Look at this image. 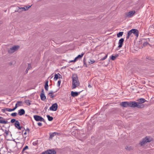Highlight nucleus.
Instances as JSON below:
<instances>
[{"label": "nucleus", "mask_w": 154, "mask_h": 154, "mask_svg": "<svg viewBox=\"0 0 154 154\" xmlns=\"http://www.w3.org/2000/svg\"><path fill=\"white\" fill-rule=\"evenodd\" d=\"M80 82H79L77 75L76 74L72 75V81L71 88L72 89L75 88L79 86Z\"/></svg>", "instance_id": "f257e3e1"}, {"label": "nucleus", "mask_w": 154, "mask_h": 154, "mask_svg": "<svg viewBox=\"0 0 154 154\" xmlns=\"http://www.w3.org/2000/svg\"><path fill=\"white\" fill-rule=\"evenodd\" d=\"M56 151L53 149H49L43 152L41 154H55Z\"/></svg>", "instance_id": "39448f33"}, {"label": "nucleus", "mask_w": 154, "mask_h": 154, "mask_svg": "<svg viewBox=\"0 0 154 154\" xmlns=\"http://www.w3.org/2000/svg\"><path fill=\"white\" fill-rule=\"evenodd\" d=\"M31 6L32 5L30 6L28 5L26 6L25 7L26 8V10H27L28 9H29L31 7Z\"/></svg>", "instance_id": "ea45409f"}, {"label": "nucleus", "mask_w": 154, "mask_h": 154, "mask_svg": "<svg viewBox=\"0 0 154 154\" xmlns=\"http://www.w3.org/2000/svg\"><path fill=\"white\" fill-rule=\"evenodd\" d=\"M41 92H41V94H44V89H42Z\"/></svg>", "instance_id": "864d4df0"}, {"label": "nucleus", "mask_w": 154, "mask_h": 154, "mask_svg": "<svg viewBox=\"0 0 154 154\" xmlns=\"http://www.w3.org/2000/svg\"><path fill=\"white\" fill-rule=\"evenodd\" d=\"M47 117L49 121H51L53 119V118L52 116H51L49 115H47Z\"/></svg>", "instance_id": "a878e982"}, {"label": "nucleus", "mask_w": 154, "mask_h": 154, "mask_svg": "<svg viewBox=\"0 0 154 154\" xmlns=\"http://www.w3.org/2000/svg\"><path fill=\"white\" fill-rule=\"evenodd\" d=\"M116 58L115 57V56H113V55L111 56V59L112 60H115Z\"/></svg>", "instance_id": "72a5a7b5"}, {"label": "nucleus", "mask_w": 154, "mask_h": 154, "mask_svg": "<svg viewBox=\"0 0 154 154\" xmlns=\"http://www.w3.org/2000/svg\"><path fill=\"white\" fill-rule=\"evenodd\" d=\"M24 129L25 130V129L24 128Z\"/></svg>", "instance_id": "0e129e2a"}, {"label": "nucleus", "mask_w": 154, "mask_h": 154, "mask_svg": "<svg viewBox=\"0 0 154 154\" xmlns=\"http://www.w3.org/2000/svg\"><path fill=\"white\" fill-rule=\"evenodd\" d=\"M81 91H81L78 92H77L72 91H71V95L72 97H75L78 96Z\"/></svg>", "instance_id": "f8f14e48"}, {"label": "nucleus", "mask_w": 154, "mask_h": 154, "mask_svg": "<svg viewBox=\"0 0 154 154\" xmlns=\"http://www.w3.org/2000/svg\"><path fill=\"white\" fill-rule=\"evenodd\" d=\"M25 116H28L26 114V115H25Z\"/></svg>", "instance_id": "e2e57ef3"}, {"label": "nucleus", "mask_w": 154, "mask_h": 154, "mask_svg": "<svg viewBox=\"0 0 154 154\" xmlns=\"http://www.w3.org/2000/svg\"><path fill=\"white\" fill-rule=\"evenodd\" d=\"M84 65L85 67H87V65L85 62V59L84 58L83 60Z\"/></svg>", "instance_id": "f704fd0d"}, {"label": "nucleus", "mask_w": 154, "mask_h": 154, "mask_svg": "<svg viewBox=\"0 0 154 154\" xmlns=\"http://www.w3.org/2000/svg\"><path fill=\"white\" fill-rule=\"evenodd\" d=\"M48 80H46L45 82V90L47 91L48 90Z\"/></svg>", "instance_id": "6ab92c4d"}, {"label": "nucleus", "mask_w": 154, "mask_h": 154, "mask_svg": "<svg viewBox=\"0 0 154 154\" xmlns=\"http://www.w3.org/2000/svg\"><path fill=\"white\" fill-rule=\"evenodd\" d=\"M84 55V53H82L81 54L79 55L77 57H75V61H76L78 59L81 58Z\"/></svg>", "instance_id": "a211bd4d"}, {"label": "nucleus", "mask_w": 154, "mask_h": 154, "mask_svg": "<svg viewBox=\"0 0 154 154\" xmlns=\"http://www.w3.org/2000/svg\"><path fill=\"white\" fill-rule=\"evenodd\" d=\"M26 134H27V133H26V131L25 132H24V135H26Z\"/></svg>", "instance_id": "052dcab7"}, {"label": "nucleus", "mask_w": 154, "mask_h": 154, "mask_svg": "<svg viewBox=\"0 0 154 154\" xmlns=\"http://www.w3.org/2000/svg\"><path fill=\"white\" fill-rule=\"evenodd\" d=\"M130 36V35H128V34H127V35L126 36V39H127L129 38V37Z\"/></svg>", "instance_id": "603ef678"}, {"label": "nucleus", "mask_w": 154, "mask_h": 154, "mask_svg": "<svg viewBox=\"0 0 154 154\" xmlns=\"http://www.w3.org/2000/svg\"><path fill=\"white\" fill-rule=\"evenodd\" d=\"M58 133L56 132H54L52 134H50V137L49 138L52 139L53 137H54V136L56 135Z\"/></svg>", "instance_id": "5701e85b"}, {"label": "nucleus", "mask_w": 154, "mask_h": 154, "mask_svg": "<svg viewBox=\"0 0 154 154\" xmlns=\"http://www.w3.org/2000/svg\"><path fill=\"white\" fill-rule=\"evenodd\" d=\"M132 33H133L134 35L136 36L137 37L139 35V31L138 30L135 29H132Z\"/></svg>", "instance_id": "9b49d317"}, {"label": "nucleus", "mask_w": 154, "mask_h": 154, "mask_svg": "<svg viewBox=\"0 0 154 154\" xmlns=\"http://www.w3.org/2000/svg\"><path fill=\"white\" fill-rule=\"evenodd\" d=\"M146 59H148V60H150L151 59V58L150 57H146Z\"/></svg>", "instance_id": "bf43d9fd"}, {"label": "nucleus", "mask_w": 154, "mask_h": 154, "mask_svg": "<svg viewBox=\"0 0 154 154\" xmlns=\"http://www.w3.org/2000/svg\"><path fill=\"white\" fill-rule=\"evenodd\" d=\"M28 149V146H26L23 148L22 151V153H23L24 151Z\"/></svg>", "instance_id": "7c9ffc66"}, {"label": "nucleus", "mask_w": 154, "mask_h": 154, "mask_svg": "<svg viewBox=\"0 0 154 154\" xmlns=\"http://www.w3.org/2000/svg\"><path fill=\"white\" fill-rule=\"evenodd\" d=\"M132 34V29L129 31L128 32V35H130V36Z\"/></svg>", "instance_id": "e433bc0d"}, {"label": "nucleus", "mask_w": 154, "mask_h": 154, "mask_svg": "<svg viewBox=\"0 0 154 154\" xmlns=\"http://www.w3.org/2000/svg\"><path fill=\"white\" fill-rule=\"evenodd\" d=\"M48 109V107L46 106H45V108H44V109L46 111L47 110V109Z\"/></svg>", "instance_id": "6e6d98bb"}, {"label": "nucleus", "mask_w": 154, "mask_h": 154, "mask_svg": "<svg viewBox=\"0 0 154 154\" xmlns=\"http://www.w3.org/2000/svg\"><path fill=\"white\" fill-rule=\"evenodd\" d=\"M61 80H59L58 81V82H57V85L59 87L60 86V83H61Z\"/></svg>", "instance_id": "79ce46f5"}, {"label": "nucleus", "mask_w": 154, "mask_h": 154, "mask_svg": "<svg viewBox=\"0 0 154 154\" xmlns=\"http://www.w3.org/2000/svg\"><path fill=\"white\" fill-rule=\"evenodd\" d=\"M130 102H123L120 103V105L124 107H129Z\"/></svg>", "instance_id": "6e6552de"}, {"label": "nucleus", "mask_w": 154, "mask_h": 154, "mask_svg": "<svg viewBox=\"0 0 154 154\" xmlns=\"http://www.w3.org/2000/svg\"><path fill=\"white\" fill-rule=\"evenodd\" d=\"M17 113L16 112H14L11 114V116L13 117H15L17 116Z\"/></svg>", "instance_id": "473e14b6"}, {"label": "nucleus", "mask_w": 154, "mask_h": 154, "mask_svg": "<svg viewBox=\"0 0 154 154\" xmlns=\"http://www.w3.org/2000/svg\"><path fill=\"white\" fill-rule=\"evenodd\" d=\"M15 126L16 128L19 130H20L21 128H23L22 126L21 127L20 126V123L18 120L15 123Z\"/></svg>", "instance_id": "9d476101"}, {"label": "nucleus", "mask_w": 154, "mask_h": 154, "mask_svg": "<svg viewBox=\"0 0 154 154\" xmlns=\"http://www.w3.org/2000/svg\"><path fill=\"white\" fill-rule=\"evenodd\" d=\"M58 74H59V78H62V76L59 73H58Z\"/></svg>", "instance_id": "3c124183"}, {"label": "nucleus", "mask_w": 154, "mask_h": 154, "mask_svg": "<svg viewBox=\"0 0 154 154\" xmlns=\"http://www.w3.org/2000/svg\"><path fill=\"white\" fill-rule=\"evenodd\" d=\"M40 97L42 100H44L46 99V97L44 94H40Z\"/></svg>", "instance_id": "412c9836"}, {"label": "nucleus", "mask_w": 154, "mask_h": 154, "mask_svg": "<svg viewBox=\"0 0 154 154\" xmlns=\"http://www.w3.org/2000/svg\"><path fill=\"white\" fill-rule=\"evenodd\" d=\"M145 140L146 141V143L149 142H151L152 140V138L150 137H146L145 138H144Z\"/></svg>", "instance_id": "f3484780"}, {"label": "nucleus", "mask_w": 154, "mask_h": 154, "mask_svg": "<svg viewBox=\"0 0 154 154\" xmlns=\"http://www.w3.org/2000/svg\"><path fill=\"white\" fill-rule=\"evenodd\" d=\"M6 111H9V112L12 111V109L9 108H6Z\"/></svg>", "instance_id": "58836bf2"}, {"label": "nucleus", "mask_w": 154, "mask_h": 154, "mask_svg": "<svg viewBox=\"0 0 154 154\" xmlns=\"http://www.w3.org/2000/svg\"><path fill=\"white\" fill-rule=\"evenodd\" d=\"M136 12L134 10L132 11L125 13L126 17L128 18H130L132 17L135 14Z\"/></svg>", "instance_id": "423d86ee"}, {"label": "nucleus", "mask_w": 154, "mask_h": 154, "mask_svg": "<svg viewBox=\"0 0 154 154\" xmlns=\"http://www.w3.org/2000/svg\"><path fill=\"white\" fill-rule=\"evenodd\" d=\"M22 11L23 10L21 11L20 9H18L17 10L15 11V12H18L19 13Z\"/></svg>", "instance_id": "37998d69"}, {"label": "nucleus", "mask_w": 154, "mask_h": 154, "mask_svg": "<svg viewBox=\"0 0 154 154\" xmlns=\"http://www.w3.org/2000/svg\"><path fill=\"white\" fill-rule=\"evenodd\" d=\"M145 40V39H143L142 40V41L143 40ZM143 45L144 46H146L148 44H149H149L147 42H145V41H143Z\"/></svg>", "instance_id": "2f4dec72"}, {"label": "nucleus", "mask_w": 154, "mask_h": 154, "mask_svg": "<svg viewBox=\"0 0 154 154\" xmlns=\"http://www.w3.org/2000/svg\"><path fill=\"white\" fill-rule=\"evenodd\" d=\"M137 101L139 102V103H140L142 104H143V103H145L146 101V100L143 98H141L138 99L137 100Z\"/></svg>", "instance_id": "dca6fc26"}, {"label": "nucleus", "mask_w": 154, "mask_h": 154, "mask_svg": "<svg viewBox=\"0 0 154 154\" xmlns=\"http://www.w3.org/2000/svg\"><path fill=\"white\" fill-rule=\"evenodd\" d=\"M22 8V7H19V9H20V10H21V9H22V8Z\"/></svg>", "instance_id": "680f3d73"}, {"label": "nucleus", "mask_w": 154, "mask_h": 154, "mask_svg": "<svg viewBox=\"0 0 154 154\" xmlns=\"http://www.w3.org/2000/svg\"><path fill=\"white\" fill-rule=\"evenodd\" d=\"M5 133L6 134V135L7 136L8 134V132L7 131L5 130Z\"/></svg>", "instance_id": "09e8293b"}, {"label": "nucleus", "mask_w": 154, "mask_h": 154, "mask_svg": "<svg viewBox=\"0 0 154 154\" xmlns=\"http://www.w3.org/2000/svg\"><path fill=\"white\" fill-rule=\"evenodd\" d=\"M31 64H28V67L25 71L26 74L28 73V71L30 69V68H31Z\"/></svg>", "instance_id": "c85d7f7f"}, {"label": "nucleus", "mask_w": 154, "mask_h": 154, "mask_svg": "<svg viewBox=\"0 0 154 154\" xmlns=\"http://www.w3.org/2000/svg\"><path fill=\"white\" fill-rule=\"evenodd\" d=\"M58 106L57 103H55L50 107L49 109L51 111H56L57 109Z\"/></svg>", "instance_id": "0eeeda50"}, {"label": "nucleus", "mask_w": 154, "mask_h": 154, "mask_svg": "<svg viewBox=\"0 0 154 154\" xmlns=\"http://www.w3.org/2000/svg\"><path fill=\"white\" fill-rule=\"evenodd\" d=\"M5 120L6 119L0 116V123L4 124H7L8 122Z\"/></svg>", "instance_id": "ddd939ff"}, {"label": "nucleus", "mask_w": 154, "mask_h": 154, "mask_svg": "<svg viewBox=\"0 0 154 154\" xmlns=\"http://www.w3.org/2000/svg\"><path fill=\"white\" fill-rule=\"evenodd\" d=\"M21 8H22V10H23V11H26V8H25L24 7Z\"/></svg>", "instance_id": "de8ad7c7"}, {"label": "nucleus", "mask_w": 154, "mask_h": 154, "mask_svg": "<svg viewBox=\"0 0 154 154\" xmlns=\"http://www.w3.org/2000/svg\"><path fill=\"white\" fill-rule=\"evenodd\" d=\"M124 40L123 38H121L119 41L118 42L119 46L118 48H120L122 47Z\"/></svg>", "instance_id": "1a4fd4ad"}, {"label": "nucleus", "mask_w": 154, "mask_h": 154, "mask_svg": "<svg viewBox=\"0 0 154 154\" xmlns=\"http://www.w3.org/2000/svg\"><path fill=\"white\" fill-rule=\"evenodd\" d=\"M26 131H28V132H29V129L28 128H27L25 130Z\"/></svg>", "instance_id": "8fccbe9b"}, {"label": "nucleus", "mask_w": 154, "mask_h": 154, "mask_svg": "<svg viewBox=\"0 0 154 154\" xmlns=\"http://www.w3.org/2000/svg\"><path fill=\"white\" fill-rule=\"evenodd\" d=\"M33 117L35 120L36 121L43 122L45 123V121L44 119L40 116L35 115Z\"/></svg>", "instance_id": "20e7f679"}, {"label": "nucleus", "mask_w": 154, "mask_h": 154, "mask_svg": "<svg viewBox=\"0 0 154 154\" xmlns=\"http://www.w3.org/2000/svg\"><path fill=\"white\" fill-rule=\"evenodd\" d=\"M23 102L22 101H18L16 103V104L15 105L16 106H17V107H18L20 106H21L22 105Z\"/></svg>", "instance_id": "aec40b11"}, {"label": "nucleus", "mask_w": 154, "mask_h": 154, "mask_svg": "<svg viewBox=\"0 0 154 154\" xmlns=\"http://www.w3.org/2000/svg\"><path fill=\"white\" fill-rule=\"evenodd\" d=\"M76 61H75V59H74V60H71V61H70L69 62H75Z\"/></svg>", "instance_id": "5fc2aeb1"}, {"label": "nucleus", "mask_w": 154, "mask_h": 154, "mask_svg": "<svg viewBox=\"0 0 154 154\" xmlns=\"http://www.w3.org/2000/svg\"><path fill=\"white\" fill-rule=\"evenodd\" d=\"M6 108H5L4 109H2V111L3 112H5V111H6Z\"/></svg>", "instance_id": "a18cd8bd"}, {"label": "nucleus", "mask_w": 154, "mask_h": 154, "mask_svg": "<svg viewBox=\"0 0 154 154\" xmlns=\"http://www.w3.org/2000/svg\"><path fill=\"white\" fill-rule=\"evenodd\" d=\"M101 54L105 55V56L103 57L102 58L100 59V60L103 61L105 60L106 58L107 57L108 55L107 54H105L104 53H102Z\"/></svg>", "instance_id": "b1692460"}, {"label": "nucleus", "mask_w": 154, "mask_h": 154, "mask_svg": "<svg viewBox=\"0 0 154 154\" xmlns=\"http://www.w3.org/2000/svg\"><path fill=\"white\" fill-rule=\"evenodd\" d=\"M59 74H56L54 75V79L55 81H56L58 78H59Z\"/></svg>", "instance_id": "c756f323"}, {"label": "nucleus", "mask_w": 154, "mask_h": 154, "mask_svg": "<svg viewBox=\"0 0 154 154\" xmlns=\"http://www.w3.org/2000/svg\"><path fill=\"white\" fill-rule=\"evenodd\" d=\"M144 107L143 104L135 101H130L129 107L135 108L136 107L138 108L141 109Z\"/></svg>", "instance_id": "f03ea898"}, {"label": "nucleus", "mask_w": 154, "mask_h": 154, "mask_svg": "<svg viewBox=\"0 0 154 154\" xmlns=\"http://www.w3.org/2000/svg\"><path fill=\"white\" fill-rule=\"evenodd\" d=\"M17 106H16V105L12 109V111H14L17 108Z\"/></svg>", "instance_id": "c03bdc74"}, {"label": "nucleus", "mask_w": 154, "mask_h": 154, "mask_svg": "<svg viewBox=\"0 0 154 154\" xmlns=\"http://www.w3.org/2000/svg\"><path fill=\"white\" fill-rule=\"evenodd\" d=\"M25 113V111L23 109H20L18 111V114L20 116L24 115Z\"/></svg>", "instance_id": "4468645a"}, {"label": "nucleus", "mask_w": 154, "mask_h": 154, "mask_svg": "<svg viewBox=\"0 0 154 154\" xmlns=\"http://www.w3.org/2000/svg\"><path fill=\"white\" fill-rule=\"evenodd\" d=\"M88 87H89V88H91V87H92V86H91V85L89 84V85H88Z\"/></svg>", "instance_id": "13d9d810"}, {"label": "nucleus", "mask_w": 154, "mask_h": 154, "mask_svg": "<svg viewBox=\"0 0 154 154\" xmlns=\"http://www.w3.org/2000/svg\"><path fill=\"white\" fill-rule=\"evenodd\" d=\"M17 121V120H16L15 119H13L11 120V123H13L15 122H16V121Z\"/></svg>", "instance_id": "4c0bfd02"}, {"label": "nucleus", "mask_w": 154, "mask_h": 154, "mask_svg": "<svg viewBox=\"0 0 154 154\" xmlns=\"http://www.w3.org/2000/svg\"><path fill=\"white\" fill-rule=\"evenodd\" d=\"M123 33V32H119L117 34V37L118 38L122 36Z\"/></svg>", "instance_id": "cd10ccee"}, {"label": "nucleus", "mask_w": 154, "mask_h": 154, "mask_svg": "<svg viewBox=\"0 0 154 154\" xmlns=\"http://www.w3.org/2000/svg\"><path fill=\"white\" fill-rule=\"evenodd\" d=\"M57 91L55 92H53L52 91H50V93L48 94V95H49L50 97L51 98L53 99V98L55 96V95H53V94L55 93V92H56Z\"/></svg>", "instance_id": "2eb2a0df"}, {"label": "nucleus", "mask_w": 154, "mask_h": 154, "mask_svg": "<svg viewBox=\"0 0 154 154\" xmlns=\"http://www.w3.org/2000/svg\"><path fill=\"white\" fill-rule=\"evenodd\" d=\"M20 48V46L19 45H16L14 46L12 48H10L8 51V52L9 53H12L15 51L18 50Z\"/></svg>", "instance_id": "7ed1b4c3"}, {"label": "nucleus", "mask_w": 154, "mask_h": 154, "mask_svg": "<svg viewBox=\"0 0 154 154\" xmlns=\"http://www.w3.org/2000/svg\"><path fill=\"white\" fill-rule=\"evenodd\" d=\"M31 101L29 100H26L25 101V102L27 105L28 106H30L31 104Z\"/></svg>", "instance_id": "393cba45"}, {"label": "nucleus", "mask_w": 154, "mask_h": 154, "mask_svg": "<svg viewBox=\"0 0 154 154\" xmlns=\"http://www.w3.org/2000/svg\"><path fill=\"white\" fill-rule=\"evenodd\" d=\"M90 60V62H89V63L90 64H92L93 63H94L95 62V61L94 60Z\"/></svg>", "instance_id": "a19ab883"}, {"label": "nucleus", "mask_w": 154, "mask_h": 154, "mask_svg": "<svg viewBox=\"0 0 154 154\" xmlns=\"http://www.w3.org/2000/svg\"><path fill=\"white\" fill-rule=\"evenodd\" d=\"M146 143V140L144 139V138H143L142 141H141L140 143L139 144L141 146H142L145 144Z\"/></svg>", "instance_id": "4be33fe9"}, {"label": "nucleus", "mask_w": 154, "mask_h": 154, "mask_svg": "<svg viewBox=\"0 0 154 154\" xmlns=\"http://www.w3.org/2000/svg\"><path fill=\"white\" fill-rule=\"evenodd\" d=\"M125 149L128 150L130 151L131 150H132L133 149V148L131 146H126L125 147Z\"/></svg>", "instance_id": "bb28decb"}, {"label": "nucleus", "mask_w": 154, "mask_h": 154, "mask_svg": "<svg viewBox=\"0 0 154 154\" xmlns=\"http://www.w3.org/2000/svg\"><path fill=\"white\" fill-rule=\"evenodd\" d=\"M38 126H41L42 125V123L40 122H38Z\"/></svg>", "instance_id": "49530a36"}, {"label": "nucleus", "mask_w": 154, "mask_h": 154, "mask_svg": "<svg viewBox=\"0 0 154 154\" xmlns=\"http://www.w3.org/2000/svg\"><path fill=\"white\" fill-rule=\"evenodd\" d=\"M115 56L116 58H117L119 56V55L118 54H116Z\"/></svg>", "instance_id": "4d7b16f0"}, {"label": "nucleus", "mask_w": 154, "mask_h": 154, "mask_svg": "<svg viewBox=\"0 0 154 154\" xmlns=\"http://www.w3.org/2000/svg\"><path fill=\"white\" fill-rule=\"evenodd\" d=\"M38 140H37L35 142H34L33 143V145L34 146L36 145L38 143Z\"/></svg>", "instance_id": "c9c22d12"}]
</instances>
